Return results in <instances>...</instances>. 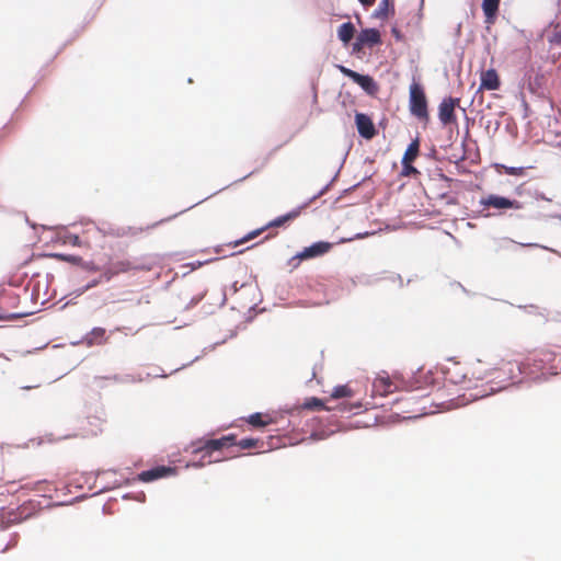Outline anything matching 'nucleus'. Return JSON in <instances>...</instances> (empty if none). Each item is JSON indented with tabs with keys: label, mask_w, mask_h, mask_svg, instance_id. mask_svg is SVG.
I'll return each mask as SVG.
<instances>
[{
	"label": "nucleus",
	"mask_w": 561,
	"mask_h": 561,
	"mask_svg": "<svg viewBox=\"0 0 561 561\" xmlns=\"http://www.w3.org/2000/svg\"><path fill=\"white\" fill-rule=\"evenodd\" d=\"M357 36L359 37V42H363L370 48L381 44L380 32L375 27L364 28Z\"/></svg>",
	"instance_id": "obj_14"
},
{
	"label": "nucleus",
	"mask_w": 561,
	"mask_h": 561,
	"mask_svg": "<svg viewBox=\"0 0 561 561\" xmlns=\"http://www.w3.org/2000/svg\"><path fill=\"white\" fill-rule=\"evenodd\" d=\"M362 408V404L360 403H357L356 404V409H360Z\"/></svg>",
	"instance_id": "obj_39"
},
{
	"label": "nucleus",
	"mask_w": 561,
	"mask_h": 561,
	"mask_svg": "<svg viewBox=\"0 0 561 561\" xmlns=\"http://www.w3.org/2000/svg\"><path fill=\"white\" fill-rule=\"evenodd\" d=\"M379 278L374 276V275H359V276H356V278L354 279V283L355 284H362V285H371L374 283H376Z\"/></svg>",
	"instance_id": "obj_26"
},
{
	"label": "nucleus",
	"mask_w": 561,
	"mask_h": 561,
	"mask_svg": "<svg viewBox=\"0 0 561 561\" xmlns=\"http://www.w3.org/2000/svg\"><path fill=\"white\" fill-rule=\"evenodd\" d=\"M501 0H482V11L485 16V21L492 24L497 15Z\"/></svg>",
	"instance_id": "obj_17"
},
{
	"label": "nucleus",
	"mask_w": 561,
	"mask_h": 561,
	"mask_svg": "<svg viewBox=\"0 0 561 561\" xmlns=\"http://www.w3.org/2000/svg\"><path fill=\"white\" fill-rule=\"evenodd\" d=\"M327 190H328V185H325L323 188H321L320 191H318V193H317L318 198H319L321 195H323V194L325 193V191H327Z\"/></svg>",
	"instance_id": "obj_34"
},
{
	"label": "nucleus",
	"mask_w": 561,
	"mask_h": 561,
	"mask_svg": "<svg viewBox=\"0 0 561 561\" xmlns=\"http://www.w3.org/2000/svg\"><path fill=\"white\" fill-rule=\"evenodd\" d=\"M317 437H318V440H319V439H322V438H324V437H325V436L322 434V432H320V430H319V428H318Z\"/></svg>",
	"instance_id": "obj_35"
},
{
	"label": "nucleus",
	"mask_w": 561,
	"mask_h": 561,
	"mask_svg": "<svg viewBox=\"0 0 561 561\" xmlns=\"http://www.w3.org/2000/svg\"><path fill=\"white\" fill-rule=\"evenodd\" d=\"M154 263L151 260H129L125 257H111L106 265L101 268V275L99 280L95 282H110L113 277L119 274L129 272H150L152 271ZM94 271H100L98 267H93Z\"/></svg>",
	"instance_id": "obj_3"
},
{
	"label": "nucleus",
	"mask_w": 561,
	"mask_h": 561,
	"mask_svg": "<svg viewBox=\"0 0 561 561\" xmlns=\"http://www.w3.org/2000/svg\"><path fill=\"white\" fill-rule=\"evenodd\" d=\"M419 150H420V142H419V139L416 138L413 141H411L410 145L408 146V148L403 154L402 161H413L417 157Z\"/></svg>",
	"instance_id": "obj_23"
},
{
	"label": "nucleus",
	"mask_w": 561,
	"mask_h": 561,
	"mask_svg": "<svg viewBox=\"0 0 561 561\" xmlns=\"http://www.w3.org/2000/svg\"><path fill=\"white\" fill-rule=\"evenodd\" d=\"M175 473V468L167 466H158L152 469L142 471L138 474V480L141 482H151Z\"/></svg>",
	"instance_id": "obj_11"
},
{
	"label": "nucleus",
	"mask_w": 561,
	"mask_h": 561,
	"mask_svg": "<svg viewBox=\"0 0 561 561\" xmlns=\"http://www.w3.org/2000/svg\"><path fill=\"white\" fill-rule=\"evenodd\" d=\"M548 42L552 45H561V25L557 24L552 33L548 36Z\"/></svg>",
	"instance_id": "obj_25"
},
{
	"label": "nucleus",
	"mask_w": 561,
	"mask_h": 561,
	"mask_svg": "<svg viewBox=\"0 0 561 561\" xmlns=\"http://www.w3.org/2000/svg\"><path fill=\"white\" fill-rule=\"evenodd\" d=\"M106 331L103 328H93L84 337L87 345H101L106 341Z\"/></svg>",
	"instance_id": "obj_18"
},
{
	"label": "nucleus",
	"mask_w": 561,
	"mask_h": 561,
	"mask_svg": "<svg viewBox=\"0 0 561 561\" xmlns=\"http://www.w3.org/2000/svg\"><path fill=\"white\" fill-rule=\"evenodd\" d=\"M500 88V79L495 69L491 68L481 75V83L479 90H497Z\"/></svg>",
	"instance_id": "obj_15"
},
{
	"label": "nucleus",
	"mask_w": 561,
	"mask_h": 561,
	"mask_svg": "<svg viewBox=\"0 0 561 561\" xmlns=\"http://www.w3.org/2000/svg\"><path fill=\"white\" fill-rule=\"evenodd\" d=\"M520 364L524 380L546 381L550 376L561 373V348L534 352Z\"/></svg>",
	"instance_id": "obj_2"
},
{
	"label": "nucleus",
	"mask_w": 561,
	"mask_h": 561,
	"mask_svg": "<svg viewBox=\"0 0 561 561\" xmlns=\"http://www.w3.org/2000/svg\"><path fill=\"white\" fill-rule=\"evenodd\" d=\"M397 278L402 283V278L400 275H398Z\"/></svg>",
	"instance_id": "obj_40"
},
{
	"label": "nucleus",
	"mask_w": 561,
	"mask_h": 561,
	"mask_svg": "<svg viewBox=\"0 0 561 561\" xmlns=\"http://www.w3.org/2000/svg\"><path fill=\"white\" fill-rule=\"evenodd\" d=\"M476 363L479 365V364H482L483 360L481 358H477Z\"/></svg>",
	"instance_id": "obj_38"
},
{
	"label": "nucleus",
	"mask_w": 561,
	"mask_h": 561,
	"mask_svg": "<svg viewBox=\"0 0 561 561\" xmlns=\"http://www.w3.org/2000/svg\"><path fill=\"white\" fill-rule=\"evenodd\" d=\"M305 405L308 409H313L316 407V398H310Z\"/></svg>",
	"instance_id": "obj_32"
},
{
	"label": "nucleus",
	"mask_w": 561,
	"mask_h": 561,
	"mask_svg": "<svg viewBox=\"0 0 561 561\" xmlns=\"http://www.w3.org/2000/svg\"><path fill=\"white\" fill-rule=\"evenodd\" d=\"M355 124L360 137L371 139L376 135V128L371 118L364 113L355 114Z\"/></svg>",
	"instance_id": "obj_9"
},
{
	"label": "nucleus",
	"mask_w": 561,
	"mask_h": 561,
	"mask_svg": "<svg viewBox=\"0 0 561 561\" xmlns=\"http://www.w3.org/2000/svg\"><path fill=\"white\" fill-rule=\"evenodd\" d=\"M389 7V0H381L378 4V8L374 12L375 18L383 19L387 16Z\"/></svg>",
	"instance_id": "obj_24"
},
{
	"label": "nucleus",
	"mask_w": 561,
	"mask_h": 561,
	"mask_svg": "<svg viewBox=\"0 0 561 561\" xmlns=\"http://www.w3.org/2000/svg\"><path fill=\"white\" fill-rule=\"evenodd\" d=\"M352 394H353V391L346 385H340V386L334 387L331 392L330 399L318 398V412L321 410H325V411L335 410L336 407H332V405L328 404L330 401H334V400L342 399V398H347V397H351Z\"/></svg>",
	"instance_id": "obj_8"
},
{
	"label": "nucleus",
	"mask_w": 561,
	"mask_h": 561,
	"mask_svg": "<svg viewBox=\"0 0 561 561\" xmlns=\"http://www.w3.org/2000/svg\"><path fill=\"white\" fill-rule=\"evenodd\" d=\"M460 30H461V24H458V26H457V34L460 33Z\"/></svg>",
	"instance_id": "obj_37"
},
{
	"label": "nucleus",
	"mask_w": 561,
	"mask_h": 561,
	"mask_svg": "<svg viewBox=\"0 0 561 561\" xmlns=\"http://www.w3.org/2000/svg\"><path fill=\"white\" fill-rule=\"evenodd\" d=\"M402 163V174L405 176L417 174L419 171L416 168L412 165V161H401Z\"/></svg>",
	"instance_id": "obj_27"
},
{
	"label": "nucleus",
	"mask_w": 561,
	"mask_h": 561,
	"mask_svg": "<svg viewBox=\"0 0 561 561\" xmlns=\"http://www.w3.org/2000/svg\"><path fill=\"white\" fill-rule=\"evenodd\" d=\"M364 46H366V45L363 42H359V37L357 36L356 41L353 43L352 51L355 54L360 53L363 50Z\"/></svg>",
	"instance_id": "obj_31"
},
{
	"label": "nucleus",
	"mask_w": 561,
	"mask_h": 561,
	"mask_svg": "<svg viewBox=\"0 0 561 561\" xmlns=\"http://www.w3.org/2000/svg\"><path fill=\"white\" fill-rule=\"evenodd\" d=\"M479 204L481 206H483V209L479 210L478 214H479V216L484 217V218L491 216L489 213H485V209L490 208V207H493L496 209H508V208L520 209L522 208V205L518 201L511 199V198L495 195V194H490L486 197H482L479 201Z\"/></svg>",
	"instance_id": "obj_5"
},
{
	"label": "nucleus",
	"mask_w": 561,
	"mask_h": 561,
	"mask_svg": "<svg viewBox=\"0 0 561 561\" xmlns=\"http://www.w3.org/2000/svg\"><path fill=\"white\" fill-rule=\"evenodd\" d=\"M234 435H226L217 439H208L203 444L196 446L193 450L195 456H201L198 462L194 463L195 467H203L205 465L218 461L219 459H213L211 454L222 448L233 446Z\"/></svg>",
	"instance_id": "obj_4"
},
{
	"label": "nucleus",
	"mask_w": 561,
	"mask_h": 561,
	"mask_svg": "<svg viewBox=\"0 0 561 561\" xmlns=\"http://www.w3.org/2000/svg\"><path fill=\"white\" fill-rule=\"evenodd\" d=\"M217 259H209V260H206V261H195V262L188 263L186 266L191 267V270L193 271V270L202 267L206 263H210V262H214Z\"/></svg>",
	"instance_id": "obj_29"
},
{
	"label": "nucleus",
	"mask_w": 561,
	"mask_h": 561,
	"mask_svg": "<svg viewBox=\"0 0 561 561\" xmlns=\"http://www.w3.org/2000/svg\"><path fill=\"white\" fill-rule=\"evenodd\" d=\"M233 445H237L241 449H251V448H263L264 443L257 438H243L236 443L233 440Z\"/></svg>",
	"instance_id": "obj_22"
},
{
	"label": "nucleus",
	"mask_w": 561,
	"mask_h": 561,
	"mask_svg": "<svg viewBox=\"0 0 561 561\" xmlns=\"http://www.w3.org/2000/svg\"><path fill=\"white\" fill-rule=\"evenodd\" d=\"M392 34L399 39L400 38V35H399V32L393 27L392 28Z\"/></svg>",
	"instance_id": "obj_36"
},
{
	"label": "nucleus",
	"mask_w": 561,
	"mask_h": 561,
	"mask_svg": "<svg viewBox=\"0 0 561 561\" xmlns=\"http://www.w3.org/2000/svg\"><path fill=\"white\" fill-rule=\"evenodd\" d=\"M520 366L522 364L518 362L501 360V363L485 371H481L473 367L472 375L477 379L483 380L490 378V380L480 389H473L468 393H463L462 396L453 399L450 402L451 408L463 407L469 402L485 398L497 391L504 390L510 386L522 382L524 378Z\"/></svg>",
	"instance_id": "obj_1"
},
{
	"label": "nucleus",
	"mask_w": 561,
	"mask_h": 561,
	"mask_svg": "<svg viewBox=\"0 0 561 561\" xmlns=\"http://www.w3.org/2000/svg\"><path fill=\"white\" fill-rule=\"evenodd\" d=\"M316 256V243H312L311 245L307 247L304 251L297 253L296 255H294L289 263L294 266V267H297L299 265V263L305 260V259H312Z\"/></svg>",
	"instance_id": "obj_20"
},
{
	"label": "nucleus",
	"mask_w": 561,
	"mask_h": 561,
	"mask_svg": "<svg viewBox=\"0 0 561 561\" xmlns=\"http://www.w3.org/2000/svg\"><path fill=\"white\" fill-rule=\"evenodd\" d=\"M366 236H369V232L357 233L355 237L341 238V239H339L336 241H332V242L318 241V256L319 255H323L327 252H329L335 244H341V243H344V242L352 241L354 239L364 238Z\"/></svg>",
	"instance_id": "obj_16"
},
{
	"label": "nucleus",
	"mask_w": 561,
	"mask_h": 561,
	"mask_svg": "<svg viewBox=\"0 0 561 561\" xmlns=\"http://www.w3.org/2000/svg\"><path fill=\"white\" fill-rule=\"evenodd\" d=\"M448 380L455 385H458V383H461L462 381H465L466 379V376L465 375H453L450 373H448Z\"/></svg>",
	"instance_id": "obj_30"
},
{
	"label": "nucleus",
	"mask_w": 561,
	"mask_h": 561,
	"mask_svg": "<svg viewBox=\"0 0 561 561\" xmlns=\"http://www.w3.org/2000/svg\"><path fill=\"white\" fill-rule=\"evenodd\" d=\"M410 111L417 118L427 117V102L421 85L413 83L410 87Z\"/></svg>",
	"instance_id": "obj_6"
},
{
	"label": "nucleus",
	"mask_w": 561,
	"mask_h": 561,
	"mask_svg": "<svg viewBox=\"0 0 561 561\" xmlns=\"http://www.w3.org/2000/svg\"><path fill=\"white\" fill-rule=\"evenodd\" d=\"M397 390V386L394 382L389 378V376H377L371 385V396H380L386 397L389 393H392Z\"/></svg>",
	"instance_id": "obj_10"
},
{
	"label": "nucleus",
	"mask_w": 561,
	"mask_h": 561,
	"mask_svg": "<svg viewBox=\"0 0 561 561\" xmlns=\"http://www.w3.org/2000/svg\"><path fill=\"white\" fill-rule=\"evenodd\" d=\"M339 70L347 78H350L352 81L354 80L355 76H356V71L345 67V66H342V65H339L337 66Z\"/></svg>",
	"instance_id": "obj_28"
},
{
	"label": "nucleus",
	"mask_w": 561,
	"mask_h": 561,
	"mask_svg": "<svg viewBox=\"0 0 561 561\" xmlns=\"http://www.w3.org/2000/svg\"><path fill=\"white\" fill-rule=\"evenodd\" d=\"M459 104L458 98L447 96L442 100L438 106V118L443 125L456 122L455 107Z\"/></svg>",
	"instance_id": "obj_7"
},
{
	"label": "nucleus",
	"mask_w": 561,
	"mask_h": 561,
	"mask_svg": "<svg viewBox=\"0 0 561 561\" xmlns=\"http://www.w3.org/2000/svg\"><path fill=\"white\" fill-rule=\"evenodd\" d=\"M363 5L368 7L375 3L376 0H358Z\"/></svg>",
	"instance_id": "obj_33"
},
{
	"label": "nucleus",
	"mask_w": 561,
	"mask_h": 561,
	"mask_svg": "<svg viewBox=\"0 0 561 561\" xmlns=\"http://www.w3.org/2000/svg\"><path fill=\"white\" fill-rule=\"evenodd\" d=\"M293 218V215H285V216H282V217H278L276 218L275 220L271 221L268 225H266L265 227L263 228H260V229H255L251 232H249L247 236H244L242 239L240 240H237L232 243L233 247H238L240 244H243L244 242H248L256 237H259L264 230H266L267 228L270 227H280L283 226L286 221H288L289 219Z\"/></svg>",
	"instance_id": "obj_12"
},
{
	"label": "nucleus",
	"mask_w": 561,
	"mask_h": 561,
	"mask_svg": "<svg viewBox=\"0 0 561 561\" xmlns=\"http://www.w3.org/2000/svg\"><path fill=\"white\" fill-rule=\"evenodd\" d=\"M355 34V26L352 22L347 21L337 27V37L346 46L350 44Z\"/></svg>",
	"instance_id": "obj_19"
},
{
	"label": "nucleus",
	"mask_w": 561,
	"mask_h": 561,
	"mask_svg": "<svg viewBox=\"0 0 561 561\" xmlns=\"http://www.w3.org/2000/svg\"><path fill=\"white\" fill-rule=\"evenodd\" d=\"M353 82L358 84L363 89V91L370 96L376 95L379 90L377 82L374 80L373 77L368 75H360L357 72Z\"/></svg>",
	"instance_id": "obj_13"
},
{
	"label": "nucleus",
	"mask_w": 561,
	"mask_h": 561,
	"mask_svg": "<svg viewBox=\"0 0 561 561\" xmlns=\"http://www.w3.org/2000/svg\"><path fill=\"white\" fill-rule=\"evenodd\" d=\"M247 421L253 427H264L272 423V417L262 413H253L248 417Z\"/></svg>",
	"instance_id": "obj_21"
}]
</instances>
